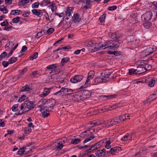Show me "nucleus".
Returning <instances> with one entry per match:
<instances>
[{
	"mask_svg": "<svg viewBox=\"0 0 157 157\" xmlns=\"http://www.w3.org/2000/svg\"><path fill=\"white\" fill-rule=\"evenodd\" d=\"M156 98H157V94H152L149 97L148 99L151 101Z\"/></svg>",
	"mask_w": 157,
	"mask_h": 157,
	"instance_id": "c9c22d12",
	"label": "nucleus"
},
{
	"mask_svg": "<svg viewBox=\"0 0 157 157\" xmlns=\"http://www.w3.org/2000/svg\"><path fill=\"white\" fill-rule=\"evenodd\" d=\"M106 139H105L99 142L100 146L101 147L105 144V143L106 142Z\"/></svg>",
	"mask_w": 157,
	"mask_h": 157,
	"instance_id": "052dcab7",
	"label": "nucleus"
},
{
	"mask_svg": "<svg viewBox=\"0 0 157 157\" xmlns=\"http://www.w3.org/2000/svg\"><path fill=\"white\" fill-rule=\"evenodd\" d=\"M136 71L137 74H140L145 72V69L143 66H142L141 62H140L139 66L137 67L136 69Z\"/></svg>",
	"mask_w": 157,
	"mask_h": 157,
	"instance_id": "1a4fd4ad",
	"label": "nucleus"
},
{
	"mask_svg": "<svg viewBox=\"0 0 157 157\" xmlns=\"http://www.w3.org/2000/svg\"><path fill=\"white\" fill-rule=\"evenodd\" d=\"M144 25L145 28L148 29L151 25V23L150 22L148 21L147 22H144Z\"/></svg>",
	"mask_w": 157,
	"mask_h": 157,
	"instance_id": "de8ad7c7",
	"label": "nucleus"
},
{
	"mask_svg": "<svg viewBox=\"0 0 157 157\" xmlns=\"http://www.w3.org/2000/svg\"><path fill=\"white\" fill-rule=\"evenodd\" d=\"M82 93L80 92H76L75 94L71 95V98L75 101H83L85 100L83 98Z\"/></svg>",
	"mask_w": 157,
	"mask_h": 157,
	"instance_id": "423d86ee",
	"label": "nucleus"
},
{
	"mask_svg": "<svg viewBox=\"0 0 157 157\" xmlns=\"http://www.w3.org/2000/svg\"><path fill=\"white\" fill-rule=\"evenodd\" d=\"M22 11L20 10H12L10 12V14L14 15L15 14L17 15L18 14H21Z\"/></svg>",
	"mask_w": 157,
	"mask_h": 157,
	"instance_id": "a878e982",
	"label": "nucleus"
},
{
	"mask_svg": "<svg viewBox=\"0 0 157 157\" xmlns=\"http://www.w3.org/2000/svg\"><path fill=\"white\" fill-rule=\"evenodd\" d=\"M24 131L25 133L29 134L32 131V129L29 127H27L24 129Z\"/></svg>",
	"mask_w": 157,
	"mask_h": 157,
	"instance_id": "6e6d98bb",
	"label": "nucleus"
},
{
	"mask_svg": "<svg viewBox=\"0 0 157 157\" xmlns=\"http://www.w3.org/2000/svg\"><path fill=\"white\" fill-rule=\"evenodd\" d=\"M0 11L4 14L7 13L9 11L6 6L4 5L0 6Z\"/></svg>",
	"mask_w": 157,
	"mask_h": 157,
	"instance_id": "6ab92c4d",
	"label": "nucleus"
},
{
	"mask_svg": "<svg viewBox=\"0 0 157 157\" xmlns=\"http://www.w3.org/2000/svg\"><path fill=\"white\" fill-rule=\"evenodd\" d=\"M56 65V64H55L49 65L47 67V68L51 71H54L57 67Z\"/></svg>",
	"mask_w": 157,
	"mask_h": 157,
	"instance_id": "393cba45",
	"label": "nucleus"
},
{
	"mask_svg": "<svg viewBox=\"0 0 157 157\" xmlns=\"http://www.w3.org/2000/svg\"><path fill=\"white\" fill-rule=\"evenodd\" d=\"M33 104L32 101H25L19 107L18 114L21 115L24 113L27 112L33 108Z\"/></svg>",
	"mask_w": 157,
	"mask_h": 157,
	"instance_id": "f03ea898",
	"label": "nucleus"
},
{
	"mask_svg": "<svg viewBox=\"0 0 157 157\" xmlns=\"http://www.w3.org/2000/svg\"><path fill=\"white\" fill-rule=\"evenodd\" d=\"M105 122L104 121H98L96 122H92L90 124L93 127H95L97 125H99L104 124V122Z\"/></svg>",
	"mask_w": 157,
	"mask_h": 157,
	"instance_id": "412c9836",
	"label": "nucleus"
},
{
	"mask_svg": "<svg viewBox=\"0 0 157 157\" xmlns=\"http://www.w3.org/2000/svg\"><path fill=\"white\" fill-rule=\"evenodd\" d=\"M57 84L56 85V88H60L61 86H63L65 84V81L64 80L58 81L57 82Z\"/></svg>",
	"mask_w": 157,
	"mask_h": 157,
	"instance_id": "b1692460",
	"label": "nucleus"
},
{
	"mask_svg": "<svg viewBox=\"0 0 157 157\" xmlns=\"http://www.w3.org/2000/svg\"><path fill=\"white\" fill-rule=\"evenodd\" d=\"M20 19V17H17L15 18H13L12 19V21L13 23H17L19 21Z\"/></svg>",
	"mask_w": 157,
	"mask_h": 157,
	"instance_id": "4d7b16f0",
	"label": "nucleus"
},
{
	"mask_svg": "<svg viewBox=\"0 0 157 157\" xmlns=\"http://www.w3.org/2000/svg\"><path fill=\"white\" fill-rule=\"evenodd\" d=\"M95 73L93 71H90L88 73L87 78L92 79L94 76Z\"/></svg>",
	"mask_w": 157,
	"mask_h": 157,
	"instance_id": "7c9ffc66",
	"label": "nucleus"
},
{
	"mask_svg": "<svg viewBox=\"0 0 157 157\" xmlns=\"http://www.w3.org/2000/svg\"><path fill=\"white\" fill-rule=\"evenodd\" d=\"M18 105L15 104L13 105L12 108V110L13 111L16 112L17 111H18L19 109H18Z\"/></svg>",
	"mask_w": 157,
	"mask_h": 157,
	"instance_id": "3c124183",
	"label": "nucleus"
},
{
	"mask_svg": "<svg viewBox=\"0 0 157 157\" xmlns=\"http://www.w3.org/2000/svg\"><path fill=\"white\" fill-rule=\"evenodd\" d=\"M13 45V43L11 41H9L5 45L6 48L9 47L10 48H12Z\"/></svg>",
	"mask_w": 157,
	"mask_h": 157,
	"instance_id": "bf43d9fd",
	"label": "nucleus"
},
{
	"mask_svg": "<svg viewBox=\"0 0 157 157\" xmlns=\"http://www.w3.org/2000/svg\"><path fill=\"white\" fill-rule=\"evenodd\" d=\"M54 31V29L53 28H50L48 29L47 30V32H46V33L47 34H50L52 33Z\"/></svg>",
	"mask_w": 157,
	"mask_h": 157,
	"instance_id": "5fc2aeb1",
	"label": "nucleus"
},
{
	"mask_svg": "<svg viewBox=\"0 0 157 157\" xmlns=\"http://www.w3.org/2000/svg\"><path fill=\"white\" fill-rule=\"evenodd\" d=\"M90 79H91L87 78L84 84V88L87 87L88 85L90 84Z\"/></svg>",
	"mask_w": 157,
	"mask_h": 157,
	"instance_id": "a18cd8bd",
	"label": "nucleus"
},
{
	"mask_svg": "<svg viewBox=\"0 0 157 157\" xmlns=\"http://www.w3.org/2000/svg\"><path fill=\"white\" fill-rule=\"evenodd\" d=\"M117 8V7L116 6H113L109 7L108 8V10H116Z\"/></svg>",
	"mask_w": 157,
	"mask_h": 157,
	"instance_id": "338daca9",
	"label": "nucleus"
},
{
	"mask_svg": "<svg viewBox=\"0 0 157 157\" xmlns=\"http://www.w3.org/2000/svg\"><path fill=\"white\" fill-rule=\"evenodd\" d=\"M156 48L155 47H149L141 52V55L143 57H145L153 53L156 51Z\"/></svg>",
	"mask_w": 157,
	"mask_h": 157,
	"instance_id": "7ed1b4c3",
	"label": "nucleus"
},
{
	"mask_svg": "<svg viewBox=\"0 0 157 157\" xmlns=\"http://www.w3.org/2000/svg\"><path fill=\"white\" fill-rule=\"evenodd\" d=\"M73 90L71 89H68L67 88H65V93L66 96L67 98H68L69 96L71 98V95L73 92Z\"/></svg>",
	"mask_w": 157,
	"mask_h": 157,
	"instance_id": "a211bd4d",
	"label": "nucleus"
},
{
	"mask_svg": "<svg viewBox=\"0 0 157 157\" xmlns=\"http://www.w3.org/2000/svg\"><path fill=\"white\" fill-rule=\"evenodd\" d=\"M17 60V58L16 57H12L9 59V62L10 64H12L15 62Z\"/></svg>",
	"mask_w": 157,
	"mask_h": 157,
	"instance_id": "58836bf2",
	"label": "nucleus"
},
{
	"mask_svg": "<svg viewBox=\"0 0 157 157\" xmlns=\"http://www.w3.org/2000/svg\"><path fill=\"white\" fill-rule=\"evenodd\" d=\"M54 95L59 96H66L65 88L62 87L59 91L55 93Z\"/></svg>",
	"mask_w": 157,
	"mask_h": 157,
	"instance_id": "9b49d317",
	"label": "nucleus"
},
{
	"mask_svg": "<svg viewBox=\"0 0 157 157\" xmlns=\"http://www.w3.org/2000/svg\"><path fill=\"white\" fill-rule=\"evenodd\" d=\"M26 149H27V147H24L20 148L18 151V154L20 155H23Z\"/></svg>",
	"mask_w": 157,
	"mask_h": 157,
	"instance_id": "f704fd0d",
	"label": "nucleus"
},
{
	"mask_svg": "<svg viewBox=\"0 0 157 157\" xmlns=\"http://www.w3.org/2000/svg\"><path fill=\"white\" fill-rule=\"evenodd\" d=\"M82 93L83 95L82 97L85 99L89 98L91 95V92L88 90H84Z\"/></svg>",
	"mask_w": 157,
	"mask_h": 157,
	"instance_id": "ddd939ff",
	"label": "nucleus"
},
{
	"mask_svg": "<svg viewBox=\"0 0 157 157\" xmlns=\"http://www.w3.org/2000/svg\"><path fill=\"white\" fill-rule=\"evenodd\" d=\"M113 122L116 124L118 123H120L121 121L120 120L119 117H117L113 118Z\"/></svg>",
	"mask_w": 157,
	"mask_h": 157,
	"instance_id": "13d9d810",
	"label": "nucleus"
},
{
	"mask_svg": "<svg viewBox=\"0 0 157 157\" xmlns=\"http://www.w3.org/2000/svg\"><path fill=\"white\" fill-rule=\"evenodd\" d=\"M27 71V68L26 67L25 68L19 71L20 74L18 75V76H20L23 75V74Z\"/></svg>",
	"mask_w": 157,
	"mask_h": 157,
	"instance_id": "49530a36",
	"label": "nucleus"
},
{
	"mask_svg": "<svg viewBox=\"0 0 157 157\" xmlns=\"http://www.w3.org/2000/svg\"><path fill=\"white\" fill-rule=\"evenodd\" d=\"M106 17L105 14H103L101 17L99 18V20L101 23H103Z\"/></svg>",
	"mask_w": 157,
	"mask_h": 157,
	"instance_id": "8fccbe9b",
	"label": "nucleus"
},
{
	"mask_svg": "<svg viewBox=\"0 0 157 157\" xmlns=\"http://www.w3.org/2000/svg\"><path fill=\"white\" fill-rule=\"evenodd\" d=\"M44 104L47 105L45 106L46 110L48 111H50L53 109V107L55 105V101L53 99L47 101H46L45 100Z\"/></svg>",
	"mask_w": 157,
	"mask_h": 157,
	"instance_id": "20e7f679",
	"label": "nucleus"
},
{
	"mask_svg": "<svg viewBox=\"0 0 157 157\" xmlns=\"http://www.w3.org/2000/svg\"><path fill=\"white\" fill-rule=\"evenodd\" d=\"M50 93L49 89L47 88L44 89L42 94H41V97H43L47 96Z\"/></svg>",
	"mask_w": 157,
	"mask_h": 157,
	"instance_id": "bb28decb",
	"label": "nucleus"
},
{
	"mask_svg": "<svg viewBox=\"0 0 157 157\" xmlns=\"http://www.w3.org/2000/svg\"><path fill=\"white\" fill-rule=\"evenodd\" d=\"M94 81L96 83H98L99 82H103L102 78L99 77H98L96 78L95 79Z\"/></svg>",
	"mask_w": 157,
	"mask_h": 157,
	"instance_id": "ea45409f",
	"label": "nucleus"
},
{
	"mask_svg": "<svg viewBox=\"0 0 157 157\" xmlns=\"http://www.w3.org/2000/svg\"><path fill=\"white\" fill-rule=\"evenodd\" d=\"M151 101L148 99L143 102V104L144 105H149Z\"/></svg>",
	"mask_w": 157,
	"mask_h": 157,
	"instance_id": "0e129e2a",
	"label": "nucleus"
},
{
	"mask_svg": "<svg viewBox=\"0 0 157 157\" xmlns=\"http://www.w3.org/2000/svg\"><path fill=\"white\" fill-rule=\"evenodd\" d=\"M83 78L82 75H76L70 79L71 82L73 83H76L81 81Z\"/></svg>",
	"mask_w": 157,
	"mask_h": 157,
	"instance_id": "6e6552de",
	"label": "nucleus"
},
{
	"mask_svg": "<svg viewBox=\"0 0 157 157\" xmlns=\"http://www.w3.org/2000/svg\"><path fill=\"white\" fill-rule=\"evenodd\" d=\"M141 62L142 63V66H143L145 69V71L146 70H149L151 69L152 67L151 66L150 64H148L146 61L141 60Z\"/></svg>",
	"mask_w": 157,
	"mask_h": 157,
	"instance_id": "9d476101",
	"label": "nucleus"
},
{
	"mask_svg": "<svg viewBox=\"0 0 157 157\" xmlns=\"http://www.w3.org/2000/svg\"><path fill=\"white\" fill-rule=\"evenodd\" d=\"M136 69H131L129 70L128 74L130 75H132L133 74H136Z\"/></svg>",
	"mask_w": 157,
	"mask_h": 157,
	"instance_id": "c03bdc74",
	"label": "nucleus"
},
{
	"mask_svg": "<svg viewBox=\"0 0 157 157\" xmlns=\"http://www.w3.org/2000/svg\"><path fill=\"white\" fill-rule=\"evenodd\" d=\"M84 2H85L86 5L83 6V7L85 9H87L89 7V5L91 3V1L90 0H86L85 1H84Z\"/></svg>",
	"mask_w": 157,
	"mask_h": 157,
	"instance_id": "4c0bfd02",
	"label": "nucleus"
},
{
	"mask_svg": "<svg viewBox=\"0 0 157 157\" xmlns=\"http://www.w3.org/2000/svg\"><path fill=\"white\" fill-rule=\"evenodd\" d=\"M104 121L105 122H104V124H105V127H109L111 126L110 119L105 121Z\"/></svg>",
	"mask_w": 157,
	"mask_h": 157,
	"instance_id": "603ef678",
	"label": "nucleus"
},
{
	"mask_svg": "<svg viewBox=\"0 0 157 157\" xmlns=\"http://www.w3.org/2000/svg\"><path fill=\"white\" fill-rule=\"evenodd\" d=\"M38 56V53L37 52H35L30 58L31 60H33L34 59H36Z\"/></svg>",
	"mask_w": 157,
	"mask_h": 157,
	"instance_id": "864d4df0",
	"label": "nucleus"
},
{
	"mask_svg": "<svg viewBox=\"0 0 157 157\" xmlns=\"http://www.w3.org/2000/svg\"><path fill=\"white\" fill-rule=\"evenodd\" d=\"M133 116V114L130 115L129 116V115L128 114H126L125 115H122L121 116H120L119 117L120 120L121 121V122H122V121H124V120H126L128 119H129V118H128L129 117Z\"/></svg>",
	"mask_w": 157,
	"mask_h": 157,
	"instance_id": "4468645a",
	"label": "nucleus"
},
{
	"mask_svg": "<svg viewBox=\"0 0 157 157\" xmlns=\"http://www.w3.org/2000/svg\"><path fill=\"white\" fill-rule=\"evenodd\" d=\"M81 20L79 17V15L78 13H75L73 17V21L75 22H78Z\"/></svg>",
	"mask_w": 157,
	"mask_h": 157,
	"instance_id": "aec40b11",
	"label": "nucleus"
},
{
	"mask_svg": "<svg viewBox=\"0 0 157 157\" xmlns=\"http://www.w3.org/2000/svg\"><path fill=\"white\" fill-rule=\"evenodd\" d=\"M73 8L72 7L67 8L66 13V15L68 17H70L71 13H73Z\"/></svg>",
	"mask_w": 157,
	"mask_h": 157,
	"instance_id": "4be33fe9",
	"label": "nucleus"
},
{
	"mask_svg": "<svg viewBox=\"0 0 157 157\" xmlns=\"http://www.w3.org/2000/svg\"><path fill=\"white\" fill-rule=\"evenodd\" d=\"M0 25L2 26H4L6 25H8L9 23L6 20L1 23Z\"/></svg>",
	"mask_w": 157,
	"mask_h": 157,
	"instance_id": "69168bd1",
	"label": "nucleus"
},
{
	"mask_svg": "<svg viewBox=\"0 0 157 157\" xmlns=\"http://www.w3.org/2000/svg\"><path fill=\"white\" fill-rule=\"evenodd\" d=\"M109 35L115 41H117L118 42H119V41L117 40L118 38H119V37L117 36L116 33H110L109 34Z\"/></svg>",
	"mask_w": 157,
	"mask_h": 157,
	"instance_id": "5701e85b",
	"label": "nucleus"
},
{
	"mask_svg": "<svg viewBox=\"0 0 157 157\" xmlns=\"http://www.w3.org/2000/svg\"><path fill=\"white\" fill-rule=\"evenodd\" d=\"M50 114L49 113H47L46 112L44 111L43 112L42 114V116L44 117H45L48 116Z\"/></svg>",
	"mask_w": 157,
	"mask_h": 157,
	"instance_id": "774afa93",
	"label": "nucleus"
},
{
	"mask_svg": "<svg viewBox=\"0 0 157 157\" xmlns=\"http://www.w3.org/2000/svg\"><path fill=\"white\" fill-rule=\"evenodd\" d=\"M63 145L62 141H59L58 144V146L57 147V149L58 150H60L63 147Z\"/></svg>",
	"mask_w": 157,
	"mask_h": 157,
	"instance_id": "37998d69",
	"label": "nucleus"
},
{
	"mask_svg": "<svg viewBox=\"0 0 157 157\" xmlns=\"http://www.w3.org/2000/svg\"><path fill=\"white\" fill-rule=\"evenodd\" d=\"M119 46L117 44H114V43L112 40L107 41L104 42L103 44H100L98 45V46L94 48V50L96 51L104 50L106 49H108L115 50Z\"/></svg>",
	"mask_w": 157,
	"mask_h": 157,
	"instance_id": "f257e3e1",
	"label": "nucleus"
},
{
	"mask_svg": "<svg viewBox=\"0 0 157 157\" xmlns=\"http://www.w3.org/2000/svg\"><path fill=\"white\" fill-rule=\"evenodd\" d=\"M39 5V3L38 2H35V3L33 4L32 5V8H37L38 7Z\"/></svg>",
	"mask_w": 157,
	"mask_h": 157,
	"instance_id": "e2e57ef3",
	"label": "nucleus"
},
{
	"mask_svg": "<svg viewBox=\"0 0 157 157\" xmlns=\"http://www.w3.org/2000/svg\"><path fill=\"white\" fill-rule=\"evenodd\" d=\"M81 141L80 139L75 138L74 139H72L71 143L73 144H76L79 143Z\"/></svg>",
	"mask_w": 157,
	"mask_h": 157,
	"instance_id": "cd10ccee",
	"label": "nucleus"
},
{
	"mask_svg": "<svg viewBox=\"0 0 157 157\" xmlns=\"http://www.w3.org/2000/svg\"><path fill=\"white\" fill-rule=\"evenodd\" d=\"M30 90L29 86L28 85H25L22 87L21 89V91L22 92L25 91H29Z\"/></svg>",
	"mask_w": 157,
	"mask_h": 157,
	"instance_id": "72a5a7b5",
	"label": "nucleus"
},
{
	"mask_svg": "<svg viewBox=\"0 0 157 157\" xmlns=\"http://www.w3.org/2000/svg\"><path fill=\"white\" fill-rule=\"evenodd\" d=\"M105 153V150L102 149L101 150H98L95 153V155L97 157H101L103 156Z\"/></svg>",
	"mask_w": 157,
	"mask_h": 157,
	"instance_id": "f8f14e48",
	"label": "nucleus"
},
{
	"mask_svg": "<svg viewBox=\"0 0 157 157\" xmlns=\"http://www.w3.org/2000/svg\"><path fill=\"white\" fill-rule=\"evenodd\" d=\"M29 2V0H22L19 2V5L23 6L25 4L28 3Z\"/></svg>",
	"mask_w": 157,
	"mask_h": 157,
	"instance_id": "e433bc0d",
	"label": "nucleus"
},
{
	"mask_svg": "<svg viewBox=\"0 0 157 157\" xmlns=\"http://www.w3.org/2000/svg\"><path fill=\"white\" fill-rule=\"evenodd\" d=\"M101 146H100V144H99V142H98L94 144V146L92 147V148H94L93 150H94V149H97L99 148L100 147H101Z\"/></svg>",
	"mask_w": 157,
	"mask_h": 157,
	"instance_id": "680f3d73",
	"label": "nucleus"
},
{
	"mask_svg": "<svg viewBox=\"0 0 157 157\" xmlns=\"http://www.w3.org/2000/svg\"><path fill=\"white\" fill-rule=\"evenodd\" d=\"M152 16V13L150 11L147 12L141 16L142 20L144 22H148L151 19Z\"/></svg>",
	"mask_w": 157,
	"mask_h": 157,
	"instance_id": "39448f33",
	"label": "nucleus"
},
{
	"mask_svg": "<svg viewBox=\"0 0 157 157\" xmlns=\"http://www.w3.org/2000/svg\"><path fill=\"white\" fill-rule=\"evenodd\" d=\"M102 97L103 98L106 97L108 99H111L115 97L116 96L115 95H111L106 96L105 95H102Z\"/></svg>",
	"mask_w": 157,
	"mask_h": 157,
	"instance_id": "a19ab883",
	"label": "nucleus"
},
{
	"mask_svg": "<svg viewBox=\"0 0 157 157\" xmlns=\"http://www.w3.org/2000/svg\"><path fill=\"white\" fill-rule=\"evenodd\" d=\"M110 75V74H105L103 76V77L102 78L103 82H105L106 81L109 80Z\"/></svg>",
	"mask_w": 157,
	"mask_h": 157,
	"instance_id": "473e14b6",
	"label": "nucleus"
},
{
	"mask_svg": "<svg viewBox=\"0 0 157 157\" xmlns=\"http://www.w3.org/2000/svg\"><path fill=\"white\" fill-rule=\"evenodd\" d=\"M68 19V18L66 17V19L63 21V26L65 28H68L71 26V22Z\"/></svg>",
	"mask_w": 157,
	"mask_h": 157,
	"instance_id": "dca6fc26",
	"label": "nucleus"
},
{
	"mask_svg": "<svg viewBox=\"0 0 157 157\" xmlns=\"http://www.w3.org/2000/svg\"><path fill=\"white\" fill-rule=\"evenodd\" d=\"M32 12L33 14L39 17H41L43 15V11L41 10H38L36 9H34L32 10Z\"/></svg>",
	"mask_w": 157,
	"mask_h": 157,
	"instance_id": "2eb2a0df",
	"label": "nucleus"
},
{
	"mask_svg": "<svg viewBox=\"0 0 157 157\" xmlns=\"http://www.w3.org/2000/svg\"><path fill=\"white\" fill-rule=\"evenodd\" d=\"M148 81H149L148 83V86L151 87L153 86L155 84L156 80H155L154 79H149V80H148Z\"/></svg>",
	"mask_w": 157,
	"mask_h": 157,
	"instance_id": "c85d7f7f",
	"label": "nucleus"
},
{
	"mask_svg": "<svg viewBox=\"0 0 157 157\" xmlns=\"http://www.w3.org/2000/svg\"><path fill=\"white\" fill-rule=\"evenodd\" d=\"M26 98V96L25 95H23L19 98L18 101V102H21L24 101Z\"/></svg>",
	"mask_w": 157,
	"mask_h": 157,
	"instance_id": "09e8293b",
	"label": "nucleus"
},
{
	"mask_svg": "<svg viewBox=\"0 0 157 157\" xmlns=\"http://www.w3.org/2000/svg\"><path fill=\"white\" fill-rule=\"evenodd\" d=\"M95 137L94 135H92L91 136L88 137L86 138L83 141V143H85L89 141L94 138Z\"/></svg>",
	"mask_w": 157,
	"mask_h": 157,
	"instance_id": "79ce46f5",
	"label": "nucleus"
},
{
	"mask_svg": "<svg viewBox=\"0 0 157 157\" xmlns=\"http://www.w3.org/2000/svg\"><path fill=\"white\" fill-rule=\"evenodd\" d=\"M121 140L122 141L131 140H132V135L127 133Z\"/></svg>",
	"mask_w": 157,
	"mask_h": 157,
	"instance_id": "f3484780",
	"label": "nucleus"
},
{
	"mask_svg": "<svg viewBox=\"0 0 157 157\" xmlns=\"http://www.w3.org/2000/svg\"><path fill=\"white\" fill-rule=\"evenodd\" d=\"M106 141V142L105 143V144H106L105 147L107 149H109L111 147L110 144L111 142L110 141V140L109 139H107Z\"/></svg>",
	"mask_w": 157,
	"mask_h": 157,
	"instance_id": "2f4dec72",
	"label": "nucleus"
},
{
	"mask_svg": "<svg viewBox=\"0 0 157 157\" xmlns=\"http://www.w3.org/2000/svg\"><path fill=\"white\" fill-rule=\"evenodd\" d=\"M70 60V58L69 57H66L62 59L61 61V64L62 65H64L65 63H67Z\"/></svg>",
	"mask_w": 157,
	"mask_h": 157,
	"instance_id": "c756f323",
	"label": "nucleus"
},
{
	"mask_svg": "<svg viewBox=\"0 0 157 157\" xmlns=\"http://www.w3.org/2000/svg\"><path fill=\"white\" fill-rule=\"evenodd\" d=\"M92 131L94 132H95V130L94 129L92 128H90L82 133L81 134L80 136L83 138L86 137L88 136H90L93 134Z\"/></svg>",
	"mask_w": 157,
	"mask_h": 157,
	"instance_id": "0eeeda50",
	"label": "nucleus"
}]
</instances>
